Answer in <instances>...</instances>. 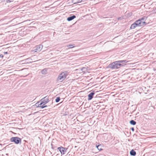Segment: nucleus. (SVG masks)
Returning a JSON list of instances; mask_svg holds the SVG:
<instances>
[{"instance_id": "nucleus-1", "label": "nucleus", "mask_w": 156, "mask_h": 156, "mask_svg": "<svg viewBox=\"0 0 156 156\" xmlns=\"http://www.w3.org/2000/svg\"><path fill=\"white\" fill-rule=\"evenodd\" d=\"M127 62L126 60H119L115 61L110 64L108 67L111 69H117L123 66Z\"/></svg>"}, {"instance_id": "nucleus-2", "label": "nucleus", "mask_w": 156, "mask_h": 156, "mask_svg": "<svg viewBox=\"0 0 156 156\" xmlns=\"http://www.w3.org/2000/svg\"><path fill=\"white\" fill-rule=\"evenodd\" d=\"M146 24V23L145 21H141L140 20H138L131 25L130 29H134L136 27L144 26Z\"/></svg>"}, {"instance_id": "nucleus-3", "label": "nucleus", "mask_w": 156, "mask_h": 156, "mask_svg": "<svg viewBox=\"0 0 156 156\" xmlns=\"http://www.w3.org/2000/svg\"><path fill=\"white\" fill-rule=\"evenodd\" d=\"M67 76V73L66 72H64L60 74L58 76L57 80L59 82L62 81L66 78Z\"/></svg>"}, {"instance_id": "nucleus-4", "label": "nucleus", "mask_w": 156, "mask_h": 156, "mask_svg": "<svg viewBox=\"0 0 156 156\" xmlns=\"http://www.w3.org/2000/svg\"><path fill=\"white\" fill-rule=\"evenodd\" d=\"M11 142H13L16 144H21V139L20 138L17 137H13L10 139Z\"/></svg>"}, {"instance_id": "nucleus-5", "label": "nucleus", "mask_w": 156, "mask_h": 156, "mask_svg": "<svg viewBox=\"0 0 156 156\" xmlns=\"http://www.w3.org/2000/svg\"><path fill=\"white\" fill-rule=\"evenodd\" d=\"M49 101V97L48 96H47L42 98L38 102H40V105H42L43 104H44V105L46 104V103H48Z\"/></svg>"}, {"instance_id": "nucleus-6", "label": "nucleus", "mask_w": 156, "mask_h": 156, "mask_svg": "<svg viewBox=\"0 0 156 156\" xmlns=\"http://www.w3.org/2000/svg\"><path fill=\"white\" fill-rule=\"evenodd\" d=\"M57 149L61 152L62 154H64L67 149V148H66L62 147H58Z\"/></svg>"}, {"instance_id": "nucleus-7", "label": "nucleus", "mask_w": 156, "mask_h": 156, "mask_svg": "<svg viewBox=\"0 0 156 156\" xmlns=\"http://www.w3.org/2000/svg\"><path fill=\"white\" fill-rule=\"evenodd\" d=\"M25 63H29L33 62V61L32 59L31 58H29L26 59L23 61ZM35 61H34V62H35Z\"/></svg>"}, {"instance_id": "nucleus-8", "label": "nucleus", "mask_w": 156, "mask_h": 156, "mask_svg": "<svg viewBox=\"0 0 156 156\" xmlns=\"http://www.w3.org/2000/svg\"><path fill=\"white\" fill-rule=\"evenodd\" d=\"M95 93L94 92H92L88 95V101L91 100L93 98L94 95Z\"/></svg>"}, {"instance_id": "nucleus-9", "label": "nucleus", "mask_w": 156, "mask_h": 156, "mask_svg": "<svg viewBox=\"0 0 156 156\" xmlns=\"http://www.w3.org/2000/svg\"><path fill=\"white\" fill-rule=\"evenodd\" d=\"M43 48V46L41 44L37 45L36 47V48L35 50V52H36L37 51H40Z\"/></svg>"}, {"instance_id": "nucleus-10", "label": "nucleus", "mask_w": 156, "mask_h": 156, "mask_svg": "<svg viewBox=\"0 0 156 156\" xmlns=\"http://www.w3.org/2000/svg\"><path fill=\"white\" fill-rule=\"evenodd\" d=\"M39 104H40V102H37L36 104L35 105L37 107H40L41 108H44L46 107L47 106V105H45L44 106H41V105H40Z\"/></svg>"}, {"instance_id": "nucleus-11", "label": "nucleus", "mask_w": 156, "mask_h": 156, "mask_svg": "<svg viewBox=\"0 0 156 156\" xmlns=\"http://www.w3.org/2000/svg\"><path fill=\"white\" fill-rule=\"evenodd\" d=\"M76 17V16L75 15H73L72 16L68 17L67 18V20L69 21H71L73 20V19L75 18Z\"/></svg>"}, {"instance_id": "nucleus-12", "label": "nucleus", "mask_w": 156, "mask_h": 156, "mask_svg": "<svg viewBox=\"0 0 156 156\" xmlns=\"http://www.w3.org/2000/svg\"><path fill=\"white\" fill-rule=\"evenodd\" d=\"M130 154L131 155L133 156H135L136 154V152L133 149L130 151Z\"/></svg>"}, {"instance_id": "nucleus-13", "label": "nucleus", "mask_w": 156, "mask_h": 156, "mask_svg": "<svg viewBox=\"0 0 156 156\" xmlns=\"http://www.w3.org/2000/svg\"><path fill=\"white\" fill-rule=\"evenodd\" d=\"M96 147H97V148L99 150V151H101L102 150V145L101 144H99L98 145H96Z\"/></svg>"}, {"instance_id": "nucleus-14", "label": "nucleus", "mask_w": 156, "mask_h": 156, "mask_svg": "<svg viewBox=\"0 0 156 156\" xmlns=\"http://www.w3.org/2000/svg\"><path fill=\"white\" fill-rule=\"evenodd\" d=\"M47 69H44L41 70V73L43 74H45L47 73Z\"/></svg>"}, {"instance_id": "nucleus-15", "label": "nucleus", "mask_w": 156, "mask_h": 156, "mask_svg": "<svg viewBox=\"0 0 156 156\" xmlns=\"http://www.w3.org/2000/svg\"><path fill=\"white\" fill-rule=\"evenodd\" d=\"M130 124L133 125H135L136 124V122L133 120H130L129 122Z\"/></svg>"}, {"instance_id": "nucleus-16", "label": "nucleus", "mask_w": 156, "mask_h": 156, "mask_svg": "<svg viewBox=\"0 0 156 156\" xmlns=\"http://www.w3.org/2000/svg\"><path fill=\"white\" fill-rule=\"evenodd\" d=\"M147 17L145 16H144L141 19H139L141 21H145L147 19Z\"/></svg>"}, {"instance_id": "nucleus-17", "label": "nucleus", "mask_w": 156, "mask_h": 156, "mask_svg": "<svg viewBox=\"0 0 156 156\" xmlns=\"http://www.w3.org/2000/svg\"><path fill=\"white\" fill-rule=\"evenodd\" d=\"M81 2H82V0H75V2H74V4H76Z\"/></svg>"}, {"instance_id": "nucleus-18", "label": "nucleus", "mask_w": 156, "mask_h": 156, "mask_svg": "<svg viewBox=\"0 0 156 156\" xmlns=\"http://www.w3.org/2000/svg\"><path fill=\"white\" fill-rule=\"evenodd\" d=\"M81 70L83 72L85 73L86 72V68L84 67H83L81 68Z\"/></svg>"}, {"instance_id": "nucleus-19", "label": "nucleus", "mask_w": 156, "mask_h": 156, "mask_svg": "<svg viewBox=\"0 0 156 156\" xmlns=\"http://www.w3.org/2000/svg\"><path fill=\"white\" fill-rule=\"evenodd\" d=\"M60 98L59 97H57L55 99V102H58L60 100Z\"/></svg>"}, {"instance_id": "nucleus-20", "label": "nucleus", "mask_w": 156, "mask_h": 156, "mask_svg": "<svg viewBox=\"0 0 156 156\" xmlns=\"http://www.w3.org/2000/svg\"><path fill=\"white\" fill-rule=\"evenodd\" d=\"M68 47L69 48H71L74 47V46L72 44H69L68 46Z\"/></svg>"}, {"instance_id": "nucleus-21", "label": "nucleus", "mask_w": 156, "mask_h": 156, "mask_svg": "<svg viewBox=\"0 0 156 156\" xmlns=\"http://www.w3.org/2000/svg\"><path fill=\"white\" fill-rule=\"evenodd\" d=\"M151 12L153 13H156V8H154V9L151 11Z\"/></svg>"}, {"instance_id": "nucleus-22", "label": "nucleus", "mask_w": 156, "mask_h": 156, "mask_svg": "<svg viewBox=\"0 0 156 156\" xmlns=\"http://www.w3.org/2000/svg\"><path fill=\"white\" fill-rule=\"evenodd\" d=\"M3 55L2 54H0V58H3Z\"/></svg>"}, {"instance_id": "nucleus-23", "label": "nucleus", "mask_w": 156, "mask_h": 156, "mask_svg": "<svg viewBox=\"0 0 156 156\" xmlns=\"http://www.w3.org/2000/svg\"><path fill=\"white\" fill-rule=\"evenodd\" d=\"M131 130L133 131H134V128H133V127H132L131 128Z\"/></svg>"}, {"instance_id": "nucleus-24", "label": "nucleus", "mask_w": 156, "mask_h": 156, "mask_svg": "<svg viewBox=\"0 0 156 156\" xmlns=\"http://www.w3.org/2000/svg\"><path fill=\"white\" fill-rule=\"evenodd\" d=\"M118 20H121L122 19V18L121 17H119L118 18Z\"/></svg>"}, {"instance_id": "nucleus-25", "label": "nucleus", "mask_w": 156, "mask_h": 156, "mask_svg": "<svg viewBox=\"0 0 156 156\" xmlns=\"http://www.w3.org/2000/svg\"><path fill=\"white\" fill-rule=\"evenodd\" d=\"M51 148L54 149V147L53 146V145L52 144H51Z\"/></svg>"}, {"instance_id": "nucleus-26", "label": "nucleus", "mask_w": 156, "mask_h": 156, "mask_svg": "<svg viewBox=\"0 0 156 156\" xmlns=\"http://www.w3.org/2000/svg\"><path fill=\"white\" fill-rule=\"evenodd\" d=\"M4 54H7L8 53L7 52H4Z\"/></svg>"}, {"instance_id": "nucleus-27", "label": "nucleus", "mask_w": 156, "mask_h": 156, "mask_svg": "<svg viewBox=\"0 0 156 156\" xmlns=\"http://www.w3.org/2000/svg\"><path fill=\"white\" fill-rule=\"evenodd\" d=\"M43 104V105H41V106H44V105H44V104Z\"/></svg>"}, {"instance_id": "nucleus-28", "label": "nucleus", "mask_w": 156, "mask_h": 156, "mask_svg": "<svg viewBox=\"0 0 156 156\" xmlns=\"http://www.w3.org/2000/svg\"><path fill=\"white\" fill-rule=\"evenodd\" d=\"M73 3L75 2V0H73Z\"/></svg>"}]
</instances>
